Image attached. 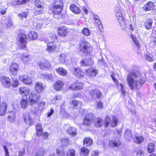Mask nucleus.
Here are the masks:
<instances>
[{
	"mask_svg": "<svg viewBox=\"0 0 156 156\" xmlns=\"http://www.w3.org/2000/svg\"><path fill=\"white\" fill-rule=\"evenodd\" d=\"M126 81L129 88L132 90L140 89L145 81L140 73L133 72H130L128 74Z\"/></svg>",
	"mask_w": 156,
	"mask_h": 156,
	"instance_id": "nucleus-1",
	"label": "nucleus"
},
{
	"mask_svg": "<svg viewBox=\"0 0 156 156\" xmlns=\"http://www.w3.org/2000/svg\"><path fill=\"white\" fill-rule=\"evenodd\" d=\"M114 12L120 25L122 29H125L127 27V26L123 17L122 9L118 6H115Z\"/></svg>",
	"mask_w": 156,
	"mask_h": 156,
	"instance_id": "nucleus-2",
	"label": "nucleus"
},
{
	"mask_svg": "<svg viewBox=\"0 0 156 156\" xmlns=\"http://www.w3.org/2000/svg\"><path fill=\"white\" fill-rule=\"evenodd\" d=\"M79 48L81 51L86 53L90 52L92 50V47L89 43L84 39L80 42Z\"/></svg>",
	"mask_w": 156,
	"mask_h": 156,
	"instance_id": "nucleus-3",
	"label": "nucleus"
},
{
	"mask_svg": "<svg viewBox=\"0 0 156 156\" xmlns=\"http://www.w3.org/2000/svg\"><path fill=\"white\" fill-rule=\"evenodd\" d=\"M40 97V94L35 92H32L30 94L28 100L31 105H33L36 103Z\"/></svg>",
	"mask_w": 156,
	"mask_h": 156,
	"instance_id": "nucleus-4",
	"label": "nucleus"
},
{
	"mask_svg": "<svg viewBox=\"0 0 156 156\" xmlns=\"http://www.w3.org/2000/svg\"><path fill=\"white\" fill-rule=\"evenodd\" d=\"M94 117V115L91 113L86 115L83 119V125L85 126H89Z\"/></svg>",
	"mask_w": 156,
	"mask_h": 156,
	"instance_id": "nucleus-5",
	"label": "nucleus"
},
{
	"mask_svg": "<svg viewBox=\"0 0 156 156\" xmlns=\"http://www.w3.org/2000/svg\"><path fill=\"white\" fill-rule=\"evenodd\" d=\"M0 81L2 85L4 87L7 88H10L11 83L10 79L9 77L2 76L0 77Z\"/></svg>",
	"mask_w": 156,
	"mask_h": 156,
	"instance_id": "nucleus-6",
	"label": "nucleus"
},
{
	"mask_svg": "<svg viewBox=\"0 0 156 156\" xmlns=\"http://www.w3.org/2000/svg\"><path fill=\"white\" fill-rule=\"evenodd\" d=\"M20 59L21 62L25 65H27L31 60L32 57L28 53H23L21 55Z\"/></svg>",
	"mask_w": 156,
	"mask_h": 156,
	"instance_id": "nucleus-7",
	"label": "nucleus"
},
{
	"mask_svg": "<svg viewBox=\"0 0 156 156\" xmlns=\"http://www.w3.org/2000/svg\"><path fill=\"white\" fill-rule=\"evenodd\" d=\"M12 26V21L9 17L5 19L2 23H0V27H3L7 29H10Z\"/></svg>",
	"mask_w": 156,
	"mask_h": 156,
	"instance_id": "nucleus-8",
	"label": "nucleus"
},
{
	"mask_svg": "<svg viewBox=\"0 0 156 156\" xmlns=\"http://www.w3.org/2000/svg\"><path fill=\"white\" fill-rule=\"evenodd\" d=\"M19 79L20 81L26 84L29 85L32 83V80L31 77L27 75H20Z\"/></svg>",
	"mask_w": 156,
	"mask_h": 156,
	"instance_id": "nucleus-9",
	"label": "nucleus"
},
{
	"mask_svg": "<svg viewBox=\"0 0 156 156\" xmlns=\"http://www.w3.org/2000/svg\"><path fill=\"white\" fill-rule=\"evenodd\" d=\"M51 41H50L51 43L49 44L47 43V50L49 52L53 51L55 48V45L53 44L52 42L55 41L56 39V37L55 34H53L51 37Z\"/></svg>",
	"mask_w": 156,
	"mask_h": 156,
	"instance_id": "nucleus-10",
	"label": "nucleus"
},
{
	"mask_svg": "<svg viewBox=\"0 0 156 156\" xmlns=\"http://www.w3.org/2000/svg\"><path fill=\"white\" fill-rule=\"evenodd\" d=\"M19 69V65L16 62H13L10 66L9 71L11 74L12 75H16Z\"/></svg>",
	"mask_w": 156,
	"mask_h": 156,
	"instance_id": "nucleus-11",
	"label": "nucleus"
},
{
	"mask_svg": "<svg viewBox=\"0 0 156 156\" xmlns=\"http://www.w3.org/2000/svg\"><path fill=\"white\" fill-rule=\"evenodd\" d=\"M86 76L89 77H95L98 73L97 69L92 67L89 68L85 70Z\"/></svg>",
	"mask_w": 156,
	"mask_h": 156,
	"instance_id": "nucleus-12",
	"label": "nucleus"
},
{
	"mask_svg": "<svg viewBox=\"0 0 156 156\" xmlns=\"http://www.w3.org/2000/svg\"><path fill=\"white\" fill-rule=\"evenodd\" d=\"M83 84L80 82H76L71 84L69 87V89L73 90H78L83 89Z\"/></svg>",
	"mask_w": 156,
	"mask_h": 156,
	"instance_id": "nucleus-13",
	"label": "nucleus"
},
{
	"mask_svg": "<svg viewBox=\"0 0 156 156\" xmlns=\"http://www.w3.org/2000/svg\"><path fill=\"white\" fill-rule=\"evenodd\" d=\"M73 72L74 75L79 78H82L84 76V73L83 71L79 68H74Z\"/></svg>",
	"mask_w": 156,
	"mask_h": 156,
	"instance_id": "nucleus-14",
	"label": "nucleus"
},
{
	"mask_svg": "<svg viewBox=\"0 0 156 156\" xmlns=\"http://www.w3.org/2000/svg\"><path fill=\"white\" fill-rule=\"evenodd\" d=\"M8 115L6 117V120L9 122L12 123L14 122L16 120V113L12 111H9L7 113Z\"/></svg>",
	"mask_w": 156,
	"mask_h": 156,
	"instance_id": "nucleus-15",
	"label": "nucleus"
},
{
	"mask_svg": "<svg viewBox=\"0 0 156 156\" xmlns=\"http://www.w3.org/2000/svg\"><path fill=\"white\" fill-rule=\"evenodd\" d=\"M38 108L35 109L33 112L35 114H37L41 113L44 108L45 103L44 101H41L38 102L37 104Z\"/></svg>",
	"mask_w": 156,
	"mask_h": 156,
	"instance_id": "nucleus-16",
	"label": "nucleus"
},
{
	"mask_svg": "<svg viewBox=\"0 0 156 156\" xmlns=\"http://www.w3.org/2000/svg\"><path fill=\"white\" fill-rule=\"evenodd\" d=\"M69 31L67 28L65 26L59 27L58 30V34L61 37H65L67 35Z\"/></svg>",
	"mask_w": 156,
	"mask_h": 156,
	"instance_id": "nucleus-17",
	"label": "nucleus"
},
{
	"mask_svg": "<svg viewBox=\"0 0 156 156\" xmlns=\"http://www.w3.org/2000/svg\"><path fill=\"white\" fill-rule=\"evenodd\" d=\"M64 86L63 83L60 81L58 80L55 82L53 85V88L56 91H59L62 90Z\"/></svg>",
	"mask_w": 156,
	"mask_h": 156,
	"instance_id": "nucleus-18",
	"label": "nucleus"
},
{
	"mask_svg": "<svg viewBox=\"0 0 156 156\" xmlns=\"http://www.w3.org/2000/svg\"><path fill=\"white\" fill-rule=\"evenodd\" d=\"M154 8V3L151 1L147 2L143 7V9L145 11H151L153 10Z\"/></svg>",
	"mask_w": 156,
	"mask_h": 156,
	"instance_id": "nucleus-19",
	"label": "nucleus"
},
{
	"mask_svg": "<svg viewBox=\"0 0 156 156\" xmlns=\"http://www.w3.org/2000/svg\"><path fill=\"white\" fill-rule=\"evenodd\" d=\"M66 131L71 136H75L77 133V129L75 127L69 126L67 127Z\"/></svg>",
	"mask_w": 156,
	"mask_h": 156,
	"instance_id": "nucleus-20",
	"label": "nucleus"
},
{
	"mask_svg": "<svg viewBox=\"0 0 156 156\" xmlns=\"http://www.w3.org/2000/svg\"><path fill=\"white\" fill-rule=\"evenodd\" d=\"M90 94L92 97L95 99L100 98L101 96V92L99 90L97 89L91 90Z\"/></svg>",
	"mask_w": 156,
	"mask_h": 156,
	"instance_id": "nucleus-21",
	"label": "nucleus"
},
{
	"mask_svg": "<svg viewBox=\"0 0 156 156\" xmlns=\"http://www.w3.org/2000/svg\"><path fill=\"white\" fill-rule=\"evenodd\" d=\"M35 89L37 93L42 92L45 88V86L40 82H37L35 85Z\"/></svg>",
	"mask_w": 156,
	"mask_h": 156,
	"instance_id": "nucleus-22",
	"label": "nucleus"
},
{
	"mask_svg": "<svg viewBox=\"0 0 156 156\" xmlns=\"http://www.w3.org/2000/svg\"><path fill=\"white\" fill-rule=\"evenodd\" d=\"M64 103H63L60 106L59 114L63 118H66L68 116V114L66 112L64 109Z\"/></svg>",
	"mask_w": 156,
	"mask_h": 156,
	"instance_id": "nucleus-23",
	"label": "nucleus"
},
{
	"mask_svg": "<svg viewBox=\"0 0 156 156\" xmlns=\"http://www.w3.org/2000/svg\"><path fill=\"white\" fill-rule=\"evenodd\" d=\"M38 65L41 69H43L46 68L48 69L51 67L49 62L47 61L40 62L39 63Z\"/></svg>",
	"mask_w": 156,
	"mask_h": 156,
	"instance_id": "nucleus-24",
	"label": "nucleus"
},
{
	"mask_svg": "<svg viewBox=\"0 0 156 156\" xmlns=\"http://www.w3.org/2000/svg\"><path fill=\"white\" fill-rule=\"evenodd\" d=\"M30 10H27L26 11L19 13L17 14V16L20 20H22L24 19H26L27 17L30 14Z\"/></svg>",
	"mask_w": 156,
	"mask_h": 156,
	"instance_id": "nucleus-25",
	"label": "nucleus"
},
{
	"mask_svg": "<svg viewBox=\"0 0 156 156\" xmlns=\"http://www.w3.org/2000/svg\"><path fill=\"white\" fill-rule=\"evenodd\" d=\"M19 91L22 96H26L29 94L30 90L29 88L28 87H22L19 88Z\"/></svg>",
	"mask_w": 156,
	"mask_h": 156,
	"instance_id": "nucleus-26",
	"label": "nucleus"
},
{
	"mask_svg": "<svg viewBox=\"0 0 156 156\" xmlns=\"http://www.w3.org/2000/svg\"><path fill=\"white\" fill-rule=\"evenodd\" d=\"M93 63V61L91 59H85L83 60L80 62V64L82 66H91Z\"/></svg>",
	"mask_w": 156,
	"mask_h": 156,
	"instance_id": "nucleus-27",
	"label": "nucleus"
},
{
	"mask_svg": "<svg viewBox=\"0 0 156 156\" xmlns=\"http://www.w3.org/2000/svg\"><path fill=\"white\" fill-rule=\"evenodd\" d=\"M62 98V97L61 95L59 94H57L55 95L51 99V102L52 104L54 105L58 104Z\"/></svg>",
	"mask_w": 156,
	"mask_h": 156,
	"instance_id": "nucleus-28",
	"label": "nucleus"
},
{
	"mask_svg": "<svg viewBox=\"0 0 156 156\" xmlns=\"http://www.w3.org/2000/svg\"><path fill=\"white\" fill-rule=\"evenodd\" d=\"M7 105L6 103H3L0 105V115L3 116L6 112Z\"/></svg>",
	"mask_w": 156,
	"mask_h": 156,
	"instance_id": "nucleus-29",
	"label": "nucleus"
},
{
	"mask_svg": "<svg viewBox=\"0 0 156 156\" xmlns=\"http://www.w3.org/2000/svg\"><path fill=\"white\" fill-rule=\"evenodd\" d=\"M28 36L30 40H34L38 37L37 33L34 31H30L28 33Z\"/></svg>",
	"mask_w": 156,
	"mask_h": 156,
	"instance_id": "nucleus-30",
	"label": "nucleus"
},
{
	"mask_svg": "<svg viewBox=\"0 0 156 156\" xmlns=\"http://www.w3.org/2000/svg\"><path fill=\"white\" fill-rule=\"evenodd\" d=\"M24 122L28 125H31L32 120L28 113L24 114L23 117Z\"/></svg>",
	"mask_w": 156,
	"mask_h": 156,
	"instance_id": "nucleus-31",
	"label": "nucleus"
},
{
	"mask_svg": "<svg viewBox=\"0 0 156 156\" xmlns=\"http://www.w3.org/2000/svg\"><path fill=\"white\" fill-rule=\"evenodd\" d=\"M48 9V13L49 14H55L54 16L55 18H56V15L60 14L62 9H57L56 10H54V9H51V7H49Z\"/></svg>",
	"mask_w": 156,
	"mask_h": 156,
	"instance_id": "nucleus-32",
	"label": "nucleus"
},
{
	"mask_svg": "<svg viewBox=\"0 0 156 156\" xmlns=\"http://www.w3.org/2000/svg\"><path fill=\"white\" fill-rule=\"evenodd\" d=\"M42 23L41 21L36 19L33 23V27L36 30H39L41 27Z\"/></svg>",
	"mask_w": 156,
	"mask_h": 156,
	"instance_id": "nucleus-33",
	"label": "nucleus"
},
{
	"mask_svg": "<svg viewBox=\"0 0 156 156\" xmlns=\"http://www.w3.org/2000/svg\"><path fill=\"white\" fill-rule=\"evenodd\" d=\"M93 17L95 23L98 25L99 28H101L100 30L101 31L102 30V25L101 24V22L98 16L96 14H93Z\"/></svg>",
	"mask_w": 156,
	"mask_h": 156,
	"instance_id": "nucleus-34",
	"label": "nucleus"
},
{
	"mask_svg": "<svg viewBox=\"0 0 156 156\" xmlns=\"http://www.w3.org/2000/svg\"><path fill=\"white\" fill-rule=\"evenodd\" d=\"M27 37L25 34H23L20 38V41L22 48H24L27 43Z\"/></svg>",
	"mask_w": 156,
	"mask_h": 156,
	"instance_id": "nucleus-35",
	"label": "nucleus"
},
{
	"mask_svg": "<svg viewBox=\"0 0 156 156\" xmlns=\"http://www.w3.org/2000/svg\"><path fill=\"white\" fill-rule=\"evenodd\" d=\"M56 153L58 156H65V152L64 151L63 147H59L56 149Z\"/></svg>",
	"mask_w": 156,
	"mask_h": 156,
	"instance_id": "nucleus-36",
	"label": "nucleus"
},
{
	"mask_svg": "<svg viewBox=\"0 0 156 156\" xmlns=\"http://www.w3.org/2000/svg\"><path fill=\"white\" fill-rule=\"evenodd\" d=\"M70 9L73 12L76 14H78L80 12L79 8L74 4L71 5L70 6Z\"/></svg>",
	"mask_w": 156,
	"mask_h": 156,
	"instance_id": "nucleus-37",
	"label": "nucleus"
},
{
	"mask_svg": "<svg viewBox=\"0 0 156 156\" xmlns=\"http://www.w3.org/2000/svg\"><path fill=\"white\" fill-rule=\"evenodd\" d=\"M70 104L76 108H80L82 105V103L81 102L78 101L76 100H73L70 102Z\"/></svg>",
	"mask_w": 156,
	"mask_h": 156,
	"instance_id": "nucleus-38",
	"label": "nucleus"
},
{
	"mask_svg": "<svg viewBox=\"0 0 156 156\" xmlns=\"http://www.w3.org/2000/svg\"><path fill=\"white\" fill-rule=\"evenodd\" d=\"M120 142L119 140H112L109 141L108 144L109 147H112L118 146L120 145Z\"/></svg>",
	"mask_w": 156,
	"mask_h": 156,
	"instance_id": "nucleus-39",
	"label": "nucleus"
},
{
	"mask_svg": "<svg viewBox=\"0 0 156 156\" xmlns=\"http://www.w3.org/2000/svg\"><path fill=\"white\" fill-rule=\"evenodd\" d=\"M56 71L58 74L63 76H66L67 73V71L62 67H59L57 69Z\"/></svg>",
	"mask_w": 156,
	"mask_h": 156,
	"instance_id": "nucleus-40",
	"label": "nucleus"
},
{
	"mask_svg": "<svg viewBox=\"0 0 156 156\" xmlns=\"http://www.w3.org/2000/svg\"><path fill=\"white\" fill-rule=\"evenodd\" d=\"M37 134L38 136H41L43 133L42 126L41 124L38 123L36 126Z\"/></svg>",
	"mask_w": 156,
	"mask_h": 156,
	"instance_id": "nucleus-41",
	"label": "nucleus"
},
{
	"mask_svg": "<svg viewBox=\"0 0 156 156\" xmlns=\"http://www.w3.org/2000/svg\"><path fill=\"white\" fill-rule=\"evenodd\" d=\"M89 153V150L85 147H82L80 149V154L81 156H87Z\"/></svg>",
	"mask_w": 156,
	"mask_h": 156,
	"instance_id": "nucleus-42",
	"label": "nucleus"
},
{
	"mask_svg": "<svg viewBox=\"0 0 156 156\" xmlns=\"http://www.w3.org/2000/svg\"><path fill=\"white\" fill-rule=\"evenodd\" d=\"M152 21L151 19H147L144 24V26L147 29H150L152 28Z\"/></svg>",
	"mask_w": 156,
	"mask_h": 156,
	"instance_id": "nucleus-43",
	"label": "nucleus"
},
{
	"mask_svg": "<svg viewBox=\"0 0 156 156\" xmlns=\"http://www.w3.org/2000/svg\"><path fill=\"white\" fill-rule=\"evenodd\" d=\"M93 141L89 137L84 138L83 141V145L84 146L87 147L90 146L92 144Z\"/></svg>",
	"mask_w": 156,
	"mask_h": 156,
	"instance_id": "nucleus-44",
	"label": "nucleus"
},
{
	"mask_svg": "<svg viewBox=\"0 0 156 156\" xmlns=\"http://www.w3.org/2000/svg\"><path fill=\"white\" fill-rule=\"evenodd\" d=\"M103 123V120L101 118H98L94 122V126L97 127H101Z\"/></svg>",
	"mask_w": 156,
	"mask_h": 156,
	"instance_id": "nucleus-45",
	"label": "nucleus"
},
{
	"mask_svg": "<svg viewBox=\"0 0 156 156\" xmlns=\"http://www.w3.org/2000/svg\"><path fill=\"white\" fill-rule=\"evenodd\" d=\"M124 136L125 138L129 140L132 138V136L131 131L129 129H126L125 133Z\"/></svg>",
	"mask_w": 156,
	"mask_h": 156,
	"instance_id": "nucleus-46",
	"label": "nucleus"
},
{
	"mask_svg": "<svg viewBox=\"0 0 156 156\" xmlns=\"http://www.w3.org/2000/svg\"><path fill=\"white\" fill-rule=\"evenodd\" d=\"M118 119V118L115 116H113L111 121V126L112 127L116 126L117 124Z\"/></svg>",
	"mask_w": 156,
	"mask_h": 156,
	"instance_id": "nucleus-47",
	"label": "nucleus"
},
{
	"mask_svg": "<svg viewBox=\"0 0 156 156\" xmlns=\"http://www.w3.org/2000/svg\"><path fill=\"white\" fill-rule=\"evenodd\" d=\"M134 141L137 144H140L143 142L144 138L142 136H136L133 139Z\"/></svg>",
	"mask_w": 156,
	"mask_h": 156,
	"instance_id": "nucleus-48",
	"label": "nucleus"
},
{
	"mask_svg": "<svg viewBox=\"0 0 156 156\" xmlns=\"http://www.w3.org/2000/svg\"><path fill=\"white\" fill-rule=\"evenodd\" d=\"M154 149V144L153 143H149L147 148V151L148 153H151L153 152Z\"/></svg>",
	"mask_w": 156,
	"mask_h": 156,
	"instance_id": "nucleus-49",
	"label": "nucleus"
},
{
	"mask_svg": "<svg viewBox=\"0 0 156 156\" xmlns=\"http://www.w3.org/2000/svg\"><path fill=\"white\" fill-rule=\"evenodd\" d=\"M27 99L22 98L20 101L21 107L23 108H25L27 105Z\"/></svg>",
	"mask_w": 156,
	"mask_h": 156,
	"instance_id": "nucleus-50",
	"label": "nucleus"
},
{
	"mask_svg": "<svg viewBox=\"0 0 156 156\" xmlns=\"http://www.w3.org/2000/svg\"><path fill=\"white\" fill-rule=\"evenodd\" d=\"M59 60L62 63H65L67 61L66 57L64 54H62L59 56Z\"/></svg>",
	"mask_w": 156,
	"mask_h": 156,
	"instance_id": "nucleus-51",
	"label": "nucleus"
},
{
	"mask_svg": "<svg viewBox=\"0 0 156 156\" xmlns=\"http://www.w3.org/2000/svg\"><path fill=\"white\" fill-rule=\"evenodd\" d=\"M60 141L62 144L64 146L69 144V139L67 138L62 137Z\"/></svg>",
	"mask_w": 156,
	"mask_h": 156,
	"instance_id": "nucleus-52",
	"label": "nucleus"
},
{
	"mask_svg": "<svg viewBox=\"0 0 156 156\" xmlns=\"http://www.w3.org/2000/svg\"><path fill=\"white\" fill-rule=\"evenodd\" d=\"M76 151L73 149L69 150L66 154V156H75Z\"/></svg>",
	"mask_w": 156,
	"mask_h": 156,
	"instance_id": "nucleus-53",
	"label": "nucleus"
},
{
	"mask_svg": "<svg viewBox=\"0 0 156 156\" xmlns=\"http://www.w3.org/2000/svg\"><path fill=\"white\" fill-rule=\"evenodd\" d=\"M35 5L36 7L39 8H44V5L42 4L41 2L39 0H36L34 1Z\"/></svg>",
	"mask_w": 156,
	"mask_h": 156,
	"instance_id": "nucleus-54",
	"label": "nucleus"
},
{
	"mask_svg": "<svg viewBox=\"0 0 156 156\" xmlns=\"http://www.w3.org/2000/svg\"><path fill=\"white\" fill-rule=\"evenodd\" d=\"M6 8L2 5V3L0 2V13L2 15H4L6 12Z\"/></svg>",
	"mask_w": 156,
	"mask_h": 156,
	"instance_id": "nucleus-55",
	"label": "nucleus"
},
{
	"mask_svg": "<svg viewBox=\"0 0 156 156\" xmlns=\"http://www.w3.org/2000/svg\"><path fill=\"white\" fill-rule=\"evenodd\" d=\"M50 7H51V9H54V10L59 9H63V8L62 3H61L60 5L56 4L53 6H50Z\"/></svg>",
	"mask_w": 156,
	"mask_h": 156,
	"instance_id": "nucleus-56",
	"label": "nucleus"
},
{
	"mask_svg": "<svg viewBox=\"0 0 156 156\" xmlns=\"http://www.w3.org/2000/svg\"><path fill=\"white\" fill-rule=\"evenodd\" d=\"M111 121L110 118L108 116H106L104 120L105 125V127L109 126Z\"/></svg>",
	"mask_w": 156,
	"mask_h": 156,
	"instance_id": "nucleus-57",
	"label": "nucleus"
},
{
	"mask_svg": "<svg viewBox=\"0 0 156 156\" xmlns=\"http://www.w3.org/2000/svg\"><path fill=\"white\" fill-rule=\"evenodd\" d=\"M82 33L84 35L88 36L90 34V32L89 29L87 28H83L82 31Z\"/></svg>",
	"mask_w": 156,
	"mask_h": 156,
	"instance_id": "nucleus-58",
	"label": "nucleus"
},
{
	"mask_svg": "<svg viewBox=\"0 0 156 156\" xmlns=\"http://www.w3.org/2000/svg\"><path fill=\"white\" fill-rule=\"evenodd\" d=\"M131 36L132 40L133 41L134 43L135 44V45H136V46L138 48L140 46V44L138 42V41L137 40L136 38L134 36L131 34Z\"/></svg>",
	"mask_w": 156,
	"mask_h": 156,
	"instance_id": "nucleus-59",
	"label": "nucleus"
},
{
	"mask_svg": "<svg viewBox=\"0 0 156 156\" xmlns=\"http://www.w3.org/2000/svg\"><path fill=\"white\" fill-rule=\"evenodd\" d=\"M96 108L97 109H103V103L101 101H99L97 103Z\"/></svg>",
	"mask_w": 156,
	"mask_h": 156,
	"instance_id": "nucleus-60",
	"label": "nucleus"
},
{
	"mask_svg": "<svg viewBox=\"0 0 156 156\" xmlns=\"http://www.w3.org/2000/svg\"><path fill=\"white\" fill-rule=\"evenodd\" d=\"M152 55L151 54H146L145 55V57L147 61L150 62H153L154 59L152 58Z\"/></svg>",
	"mask_w": 156,
	"mask_h": 156,
	"instance_id": "nucleus-61",
	"label": "nucleus"
},
{
	"mask_svg": "<svg viewBox=\"0 0 156 156\" xmlns=\"http://www.w3.org/2000/svg\"><path fill=\"white\" fill-rule=\"evenodd\" d=\"M156 44V39L151 38V41L149 43L150 46L151 47H154Z\"/></svg>",
	"mask_w": 156,
	"mask_h": 156,
	"instance_id": "nucleus-62",
	"label": "nucleus"
},
{
	"mask_svg": "<svg viewBox=\"0 0 156 156\" xmlns=\"http://www.w3.org/2000/svg\"><path fill=\"white\" fill-rule=\"evenodd\" d=\"M19 84V82L17 79L14 80L13 81V83H12V86L13 87H17Z\"/></svg>",
	"mask_w": 156,
	"mask_h": 156,
	"instance_id": "nucleus-63",
	"label": "nucleus"
},
{
	"mask_svg": "<svg viewBox=\"0 0 156 156\" xmlns=\"http://www.w3.org/2000/svg\"><path fill=\"white\" fill-rule=\"evenodd\" d=\"M45 153V151L42 150V151L37 152L34 156H43Z\"/></svg>",
	"mask_w": 156,
	"mask_h": 156,
	"instance_id": "nucleus-64",
	"label": "nucleus"
}]
</instances>
